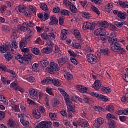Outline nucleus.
<instances>
[{
    "instance_id": "4be33fe9",
    "label": "nucleus",
    "mask_w": 128,
    "mask_h": 128,
    "mask_svg": "<svg viewBox=\"0 0 128 128\" xmlns=\"http://www.w3.org/2000/svg\"><path fill=\"white\" fill-rule=\"evenodd\" d=\"M50 20V24H58V18H56V16H51Z\"/></svg>"
},
{
    "instance_id": "39448f33",
    "label": "nucleus",
    "mask_w": 128,
    "mask_h": 128,
    "mask_svg": "<svg viewBox=\"0 0 128 128\" xmlns=\"http://www.w3.org/2000/svg\"><path fill=\"white\" fill-rule=\"evenodd\" d=\"M29 94L30 98L32 100H38V92L34 88H30V90Z\"/></svg>"
},
{
    "instance_id": "69168bd1",
    "label": "nucleus",
    "mask_w": 128,
    "mask_h": 128,
    "mask_svg": "<svg viewBox=\"0 0 128 128\" xmlns=\"http://www.w3.org/2000/svg\"><path fill=\"white\" fill-rule=\"evenodd\" d=\"M94 108L96 110V112H102V110H104V109L103 108L100 106H95Z\"/></svg>"
},
{
    "instance_id": "37998d69",
    "label": "nucleus",
    "mask_w": 128,
    "mask_h": 128,
    "mask_svg": "<svg viewBox=\"0 0 128 128\" xmlns=\"http://www.w3.org/2000/svg\"><path fill=\"white\" fill-rule=\"evenodd\" d=\"M1 80L3 84H10V80H8L4 77H2Z\"/></svg>"
},
{
    "instance_id": "4468645a",
    "label": "nucleus",
    "mask_w": 128,
    "mask_h": 128,
    "mask_svg": "<svg viewBox=\"0 0 128 128\" xmlns=\"http://www.w3.org/2000/svg\"><path fill=\"white\" fill-rule=\"evenodd\" d=\"M104 118H98L96 120H95L94 123V126L95 128H99L101 124H104Z\"/></svg>"
},
{
    "instance_id": "79ce46f5",
    "label": "nucleus",
    "mask_w": 128,
    "mask_h": 128,
    "mask_svg": "<svg viewBox=\"0 0 128 128\" xmlns=\"http://www.w3.org/2000/svg\"><path fill=\"white\" fill-rule=\"evenodd\" d=\"M40 64L42 68H46L48 64V62L47 60H43L40 62Z\"/></svg>"
},
{
    "instance_id": "0e129e2a",
    "label": "nucleus",
    "mask_w": 128,
    "mask_h": 128,
    "mask_svg": "<svg viewBox=\"0 0 128 128\" xmlns=\"http://www.w3.org/2000/svg\"><path fill=\"white\" fill-rule=\"evenodd\" d=\"M128 100V93L125 94L124 96L122 97V102H126Z\"/></svg>"
},
{
    "instance_id": "9d476101",
    "label": "nucleus",
    "mask_w": 128,
    "mask_h": 128,
    "mask_svg": "<svg viewBox=\"0 0 128 128\" xmlns=\"http://www.w3.org/2000/svg\"><path fill=\"white\" fill-rule=\"evenodd\" d=\"M83 28L84 30H94V26L90 22H85L83 24Z\"/></svg>"
},
{
    "instance_id": "09e8293b",
    "label": "nucleus",
    "mask_w": 128,
    "mask_h": 128,
    "mask_svg": "<svg viewBox=\"0 0 128 128\" xmlns=\"http://www.w3.org/2000/svg\"><path fill=\"white\" fill-rule=\"evenodd\" d=\"M2 30L6 32H10V28L6 25L2 26Z\"/></svg>"
},
{
    "instance_id": "393cba45",
    "label": "nucleus",
    "mask_w": 128,
    "mask_h": 128,
    "mask_svg": "<svg viewBox=\"0 0 128 128\" xmlns=\"http://www.w3.org/2000/svg\"><path fill=\"white\" fill-rule=\"evenodd\" d=\"M68 58H61L57 60V62L60 66H64Z\"/></svg>"
},
{
    "instance_id": "7ed1b4c3",
    "label": "nucleus",
    "mask_w": 128,
    "mask_h": 128,
    "mask_svg": "<svg viewBox=\"0 0 128 128\" xmlns=\"http://www.w3.org/2000/svg\"><path fill=\"white\" fill-rule=\"evenodd\" d=\"M52 124V122L48 121H42L40 122L38 124L36 128H48Z\"/></svg>"
},
{
    "instance_id": "13d9d810",
    "label": "nucleus",
    "mask_w": 128,
    "mask_h": 128,
    "mask_svg": "<svg viewBox=\"0 0 128 128\" xmlns=\"http://www.w3.org/2000/svg\"><path fill=\"white\" fill-rule=\"evenodd\" d=\"M46 92H48L50 96H54V93L52 92V88H50L47 87L46 88Z\"/></svg>"
},
{
    "instance_id": "bb28decb",
    "label": "nucleus",
    "mask_w": 128,
    "mask_h": 128,
    "mask_svg": "<svg viewBox=\"0 0 128 128\" xmlns=\"http://www.w3.org/2000/svg\"><path fill=\"white\" fill-rule=\"evenodd\" d=\"M61 38L62 40L66 39V35L68 34V30L66 29H63L61 31Z\"/></svg>"
},
{
    "instance_id": "412c9836",
    "label": "nucleus",
    "mask_w": 128,
    "mask_h": 128,
    "mask_svg": "<svg viewBox=\"0 0 128 128\" xmlns=\"http://www.w3.org/2000/svg\"><path fill=\"white\" fill-rule=\"evenodd\" d=\"M52 52V46H46L42 50V54H50Z\"/></svg>"
},
{
    "instance_id": "052dcab7",
    "label": "nucleus",
    "mask_w": 128,
    "mask_h": 128,
    "mask_svg": "<svg viewBox=\"0 0 128 128\" xmlns=\"http://www.w3.org/2000/svg\"><path fill=\"white\" fill-rule=\"evenodd\" d=\"M50 18V14L47 12H44L43 15V22H45Z\"/></svg>"
},
{
    "instance_id": "cd10ccee",
    "label": "nucleus",
    "mask_w": 128,
    "mask_h": 128,
    "mask_svg": "<svg viewBox=\"0 0 128 128\" xmlns=\"http://www.w3.org/2000/svg\"><path fill=\"white\" fill-rule=\"evenodd\" d=\"M22 78L24 80H28V82H36V78H34V76H30L28 77V76H24Z\"/></svg>"
},
{
    "instance_id": "5fc2aeb1",
    "label": "nucleus",
    "mask_w": 128,
    "mask_h": 128,
    "mask_svg": "<svg viewBox=\"0 0 128 128\" xmlns=\"http://www.w3.org/2000/svg\"><path fill=\"white\" fill-rule=\"evenodd\" d=\"M41 38H42L43 40H48V34H46V32H43L41 34Z\"/></svg>"
},
{
    "instance_id": "c9c22d12",
    "label": "nucleus",
    "mask_w": 128,
    "mask_h": 128,
    "mask_svg": "<svg viewBox=\"0 0 128 128\" xmlns=\"http://www.w3.org/2000/svg\"><path fill=\"white\" fill-rule=\"evenodd\" d=\"M64 78L66 80H72L73 78L72 74L68 72H64Z\"/></svg>"
},
{
    "instance_id": "1a4fd4ad",
    "label": "nucleus",
    "mask_w": 128,
    "mask_h": 128,
    "mask_svg": "<svg viewBox=\"0 0 128 128\" xmlns=\"http://www.w3.org/2000/svg\"><path fill=\"white\" fill-rule=\"evenodd\" d=\"M26 115L24 114H18V118H20V122L21 124L24 126H28L30 124V122L28 121H26L24 120V117Z\"/></svg>"
},
{
    "instance_id": "6e6d98bb",
    "label": "nucleus",
    "mask_w": 128,
    "mask_h": 128,
    "mask_svg": "<svg viewBox=\"0 0 128 128\" xmlns=\"http://www.w3.org/2000/svg\"><path fill=\"white\" fill-rule=\"evenodd\" d=\"M72 48H76L78 50L80 48V44L78 42H72Z\"/></svg>"
},
{
    "instance_id": "aec40b11",
    "label": "nucleus",
    "mask_w": 128,
    "mask_h": 128,
    "mask_svg": "<svg viewBox=\"0 0 128 128\" xmlns=\"http://www.w3.org/2000/svg\"><path fill=\"white\" fill-rule=\"evenodd\" d=\"M78 126L86 128L88 126V122L84 120H78Z\"/></svg>"
},
{
    "instance_id": "f03ea898",
    "label": "nucleus",
    "mask_w": 128,
    "mask_h": 128,
    "mask_svg": "<svg viewBox=\"0 0 128 128\" xmlns=\"http://www.w3.org/2000/svg\"><path fill=\"white\" fill-rule=\"evenodd\" d=\"M18 30L21 32H27L28 35L32 38L34 34V30L30 29L28 26H26L24 25L19 26Z\"/></svg>"
},
{
    "instance_id": "2f4dec72",
    "label": "nucleus",
    "mask_w": 128,
    "mask_h": 128,
    "mask_svg": "<svg viewBox=\"0 0 128 128\" xmlns=\"http://www.w3.org/2000/svg\"><path fill=\"white\" fill-rule=\"evenodd\" d=\"M40 8H41V10H44V12H48V5H46V4L45 3H40Z\"/></svg>"
},
{
    "instance_id": "338daca9",
    "label": "nucleus",
    "mask_w": 128,
    "mask_h": 128,
    "mask_svg": "<svg viewBox=\"0 0 128 128\" xmlns=\"http://www.w3.org/2000/svg\"><path fill=\"white\" fill-rule=\"evenodd\" d=\"M119 4H120V6H122V8H128V4H126V2L120 1V2Z\"/></svg>"
},
{
    "instance_id": "2eb2a0df",
    "label": "nucleus",
    "mask_w": 128,
    "mask_h": 128,
    "mask_svg": "<svg viewBox=\"0 0 128 128\" xmlns=\"http://www.w3.org/2000/svg\"><path fill=\"white\" fill-rule=\"evenodd\" d=\"M8 126H10V128H18V123L14 122V120L12 118L8 120Z\"/></svg>"
},
{
    "instance_id": "dca6fc26",
    "label": "nucleus",
    "mask_w": 128,
    "mask_h": 128,
    "mask_svg": "<svg viewBox=\"0 0 128 128\" xmlns=\"http://www.w3.org/2000/svg\"><path fill=\"white\" fill-rule=\"evenodd\" d=\"M50 70L52 72H58L60 70V66L58 65L54 62H52L50 63Z\"/></svg>"
},
{
    "instance_id": "a18cd8bd",
    "label": "nucleus",
    "mask_w": 128,
    "mask_h": 128,
    "mask_svg": "<svg viewBox=\"0 0 128 128\" xmlns=\"http://www.w3.org/2000/svg\"><path fill=\"white\" fill-rule=\"evenodd\" d=\"M102 91L104 92V94H110V92L111 89L108 87H102Z\"/></svg>"
},
{
    "instance_id": "4c0bfd02",
    "label": "nucleus",
    "mask_w": 128,
    "mask_h": 128,
    "mask_svg": "<svg viewBox=\"0 0 128 128\" xmlns=\"http://www.w3.org/2000/svg\"><path fill=\"white\" fill-rule=\"evenodd\" d=\"M90 8L92 10V12H96V14L98 16H100V10H98V8H96V7L94 6V5H92L90 6Z\"/></svg>"
},
{
    "instance_id": "7c9ffc66",
    "label": "nucleus",
    "mask_w": 128,
    "mask_h": 128,
    "mask_svg": "<svg viewBox=\"0 0 128 128\" xmlns=\"http://www.w3.org/2000/svg\"><path fill=\"white\" fill-rule=\"evenodd\" d=\"M16 59L20 62V64H24V58L22 54H18L16 56Z\"/></svg>"
},
{
    "instance_id": "603ef678",
    "label": "nucleus",
    "mask_w": 128,
    "mask_h": 128,
    "mask_svg": "<svg viewBox=\"0 0 128 128\" xmlns=\"http://www.w3.org/2000/svg\"><path fill=\"white\" fill-rule=\"evenodd\" d=\"M98 98H99L100 100H102V102H108V97L106 96H102V94H99Z\"/></svg>"
},
{
    "instance_id": "b1692460",
    "label": "nucleus",
    "mask_w": 128,
    "mask_h": 128,
    "mask_svg": "<svg viewBox=\"0 0 128 128\" xmlns=\"http://www.w3.org/2000/svg\"><path fill=\"white\" fill-rule=\"evenodd\" d=\"M98 24L100 28H102L103 29L108 28V24L106 21L98 22Z\"/></svg>"
},
{
    "instance_id": "72a5a7b5",
    "label": "nucleus",
    "mask_w": 128,
    "mask_h": 128,
    "mask_svg": "<svg viewBox=\"0 0 128 128\" xmlns=\"http://www.w3.org/2000/svg\"><path fill=\"white\" fill-rule=\"evenodd\" d=\"M68 112H76V106L74 105H68L67 106Z\"/></svg>"
},
{
    "instance_id": "423d86ee",
    "label": "nucleus",
    "mask_w": 128,
    "mask_h": 128,
    "mask_svg": "<svg viewBox=\"0 0 128 128\" xmlns=\"http://www.w3.org/2000/svg\"><path fill=\"white\" fill-rule=\"evenodd\" d=\"M110 48L111 50H112L115 52H120V44L118 42L114 44H111L110 46Z\"/></svg>"
},
{
    "instance_id": "ddd939ff",
    "label": "nucleus",
    "mask_w": 128,
    "mask_h": 128,
    "mask_svg": "<svg viewBox=\"0 0 128 128\" xmlns=\"http://www.w3.org/2000/svg\"><path fill=\"white\" fill-rule=\"evenodd\" d=\"M74 36H75L76 40H82V36L80 35V32L76 29L72 30Z\"/></svg>"
},
{
    "instance_id": "c85d7f7f",
    "label": "nucleus",
    "mask_w": 128,
    "mask_h": 128,
    "mask_svg": "<svg viewBox=\"0 0 128 128\" xmlns=\"http://www.w3.org/2000/svg\"><path fill=\"white\" fill-rule=\"evenodd\" d=\"M64 98L66 106H70V104H72V100H70V96H68V94L64 96Z\"/></svg>"
},
{
    "instance_id": "e2e57ef3",
    "label": "nucleus",
    "mask_w": 128,
    "mask_h": 128,
    "mask_svg": "<svg viewBox=\"0 0 128 128\" xmlns=\"http://www.w3.org/2000/svg\"><path fill=\"white\" fill-rule=\"evenodd\" d=\"M68 52L70 56H73L74 58V56H78V54H76V52H74L72 50H68Z\"/></svg>"
},
{
    "instance_id": "f257e3e1",
    "label": "nucleus",
    "mask_w": 128,
    "mask_h": 128,
    "mask_svg": "<svg viewBox=\"0 0 128 128\" xmlns=\"http://www.w3.org/2000/svg\"><path fill=\"white\" fill-rule=\"evenodd\" d=\"M88 62L91 64H95L99 60H100V54H97V56L92 54H88L86 56Z\"/></svg>"
},
{
    "instance_id": "e433bc0d",
    "label": "nucleus",
    "mask_w": 128,
    "mask_h": 128,
    "mask_svg": "<svg viewBox=\"0 0 128 128\" xmlns=\"http://www.w3.org/2000/svg\"><path fill=\"white\" fill-rule=\"evenodd\" d=\"M108 41L109 44H114L116 42H118V39L110 37H109Z\"/></svg>"
},
{
    "instance_id": "ea45409f",
    "label": "nucleus",
    "mask_w": 128,
    "mask_h": 128,
    "mask_svg": "<svg viewBox=\"0 0 128 128\" xmlns=\"http://www.w3.org/2000/svg\"><path fill=\"white\" fill-rule=\"evenodd\" d=\"M4 58L6 60H12V55L10 52L6 53L4 55Z\"/></svg>"
},
{
    "instance_id": "f3484780",
    "label": "nucleus",
    "mask_w": 128,
    "mask_h": 128,
    "mask_svg": "<svg viewBox=\"0 0 128 128\" xmlns=\"http://www.w3.org/2000/svg\"><path fill=\"white\" fill-rule=\"evenodd\" d=\"M52 82V78L50 77H46L41 81L42 84H50Z\"/></svg>"
},
{
    "instance_id": "58836bf2",
    "label": "nucleus",
    "mask_w": 128,
    "mask_h": 128,
    "mask_svg": "<svg viewBox=\"0 0 128 128\" xmlns=\"http://www.w3.org/2000/svg\"><path fill=\"white\" fill-rule=\"evenodd\" d=\"M52 83L55 86H60V82L56 78L52 80Z\"/></svg>"
},
{
    "instance_id": "c03bdc74",
    "label": "nucleus",
    "mask_w": 128,
    "mask_h": 128,
    "mask_svg": "<svg viewBox=\"0 0 128 128\" xmlns=\"http://www.w3.org/2000/svg\"><path fill=\"white\" fill-rule=\"evenodd\" d=\"M0 101L4 103V104H8V101L6 99V97L0 94Z\"/></svg>"
},
{
    "instance_id": "49530a36",
    "label": "nucleus",
    "mask_w": 128,
    "mask_h": 128,
    "mask_svg": "<svg viewBox=\"0 0 128 128\" xmlns=\"http://www.w3.org/2000/svg\"><path fill=\"white\" fill-rule=\"evenodd\" d=\"M22 26H28V28H32L33 26H34V24L28 21L24 23Z\"/></svg>"
},
{
    "instance_id": "a211bd4d",
    "label": "nucleus",
    "mask_w": 128,
    "mask_h": 128,
    "mask_svg": "<svg viewBox=\"0 0 128 128\" xmlns=\"http://www.w3.org/2000/svg\"><path fill=\"white\" fill-rule=\"evenodd\" d=\"M118 16L120 20H126L128 15L126 14V12L124 11H119L118 12Z\"/></svg>"
},
{
    "instance_id": "0eeeda50",
    "label": "nucleus",
    "mask_w": 128,
    "mask_h": 128,
    "mask_svg": "<svg viewBox=\"0 0 128 128\" xmlns=\"http://www.w3.org/2000/svg\"><path fill=\"white\" fill-rule=\"evenodd\" d=\"M94 34L98 36H106V31L104 28H100L95 30Z\"/></svg>"
},
{
    "instance_id": "680f3d73",
    "label": "nucleus",
    "mask_w": 128,
    "mask_h": 128,
    "mask_svg": "<svg viewBox=\"0 0 128 128\" xmlns=\"http://www.w3.org/2000/svg\"><path fill=\"white\" fill-rule=\"evenodd\" d=\"M32 54H40V50L38 48H35L32 50Z\"/></svg>"
},
{
    "instance_id": "4d7b16f0",
    "label": "nucleus",
    "mask_w": 128,
    "mask_h": 128,
    "mask_svg": "<svg viewBox=\"0 0 128 128\" xmlns=\"http://www.w3.org/2000/svg\"><path fill=\"white\" fill-rule=\"evenodd\" d=\"M49 116L50 118H51V120H56V115L54 113H49Z\"/></svg>"
},
{
    "instance_id": "6e6552de",
    "label": "nucleus",
    "mask_w": 128,
    "mask_h": 128,
    "mask_svg": "<svg viewBox=\"0 0 128 128\" xmlns=\"http://www.w3.org/2000/svg\"><path fill=\"white\" fill-rule=\"evenodd\" d=\"M10 88H12L14 90H18L19 92H20L22 94H24V88H22L20 86H18L16 83H14V82L10 84Z\"/></svg>"
},
{
    "instance_id": "774afa93",
    "label": "nucleus",
    "mask_w": 128,
    "mask_h": 128,
    "mask_svg": "<svg viewBox=\"0 0 128 128\" xmlns=\"http://www.w3.org/2000/svg\"><path fill=\"white\" fill-rule=\"evenodd\" d=\"M60 48L58 46H54V54H60Z\"/></svg>"
},
{
    "instance_id": "5701e85b",
    "label": "nucleus",
    "mask_w": 128,
    "mask_h": 128,
    "mask_svg": "<svg viewBox=\"0 0 128 128\" xmlns=\"http://www.w3.org/2000/svg\"><path fill=\"white\" fill-rule=\"evenodd\" d=\"M8 49H9L8 46L6 44L0 46V52H2V54H4V52H6L8 50Z\"/></svg>"
},
{
    "instance_id": "de8ad7c7",
    "label": "nucleus",
    "mask_w": 128,
    "mask_h": 128,
    "mask_svg": "<svg viewBox=\"0 0 128 128\" xmlns=\"http://www.w3.org/2000/svg\"><path fill=\"white\" fill-rule=\"evenodd\" d=\"M32 68L34 72H38V70H40V68H38V64L36 63L34 64L32 66Z\"/></svg>"
},
{
    "instance_id": "20e7f679",
    "label": "nucleus",
    "mask_w": 128,
    "mask_h": 128,
    "mask_svg": "<svg viewBox=\"0 0 128 128\" xmlns=\"http://www.w3.org/2000/svg\"><path fill=\"white\" fill-rule=\"evenodd\" d=\"M32 56H34V54H24V64H28L30 62V60H32Z\"/></svg>"
},
{
    "instance_id": "473e14b6",
    "label": "nucleus",
    "mask_w": 128,
    "mask_h": 128,
    "mask_svg": "<svg viewBox=\"0 0 128 128\" xmlns=\"http://www.w3.org/2000/svg\"><path fill=\"white\" fill-rule=\"evenodd\" d=\"M113 8L114 7L112 6V2L108 3L106 6L105 10L108 12H110L112 10Z\"/></svg>"
},
{
    "instance_id": "a19ab883",
    "label": "nucleus",
    "mask_w": 128,
    "mask_h": 128,
    "mask_svg": "<svg viewBox=\"0 0 128 128\" xmlns=\"http://www.w3.org/2000/svg\"><path fill=\"white\" fill-rule=\"evenodd\" d=\"M20 49L22 50V48H24L26 46V44H28V42L26 41V40H24V39H22L20 42Z\"/></svg>"
},
{
    "instance_id": "9b49d317",
    "label": "nucleus",
    "mask_w": 128,
    "mask_h": 128,
    "mask_svg": "<svg viewBox=\"0 0 128 128\" xmlns=\"http://www.w3.org/2000/svg\"><path fill=\"white\" fill-rule=\"evenodd\" d=\"M32 114L33 118H36V120H38V118H40L41 116L40 112L36 108H34L32 110Z\"/></svg>"
},
{
    "instance_id": "f8f14e48",
    "label": "nucleus",
    "mask_w": 128,
    "mask_h": 128,
    "mask_svg": "<svg viewBox=\"0 0 128 128\" xmlns=\"http://www.w3.org/2000/svg\"><path fill=\"white\" fill-rule=\"evenodd\" d=\"M100 86H102V82L98 80H96L94 84H92V88L96 90H98L100 88Z\"/></svg>"
},
{
    "instance_id": "3c124183",
    "label": "nucleus",
    "mask_w": 128,
    "mask_h": 128,
    "mask_svg": "<svg viewBox=\"0 0 128 128\" xmlns=\"http://www.w3.org/2000/svg\"><path fill=\"white\" fill-rule=\"evenodd\" d=\"M106 118L108 120H110V118H112V120H118V118H116L114 115L110 113H108L106 114Z\"/></svg>"
},
{
    "instance_id": "a878e982",
    "label": "nucleus",
    "mask_w": 128,
    "mask_h": 128,
    "mask_svg": "<svg viewBox=\"0 0 128 128\" xmlns=\"http://www.w3.org/2000/svg\"><path fill=\"white\" fill-rule=\"evenodd\" d=\"M54 29H52L51 32H50V33L48 34V40H54L56 38V32L55 34L54 33Z\"/></svg>"
},
{
    "instance_id": "c756f323",
    "label": "nucleus",
    "mask_w": 128,
    "mask_h": 128,
    "mask_svg": "<svg viewBox=\"0 0 128 128\" xmlns=\"http://www.w3.org/2000/svg\"><path fill=\"white\" fill-rule=\"evenodd\" d=\"M70 10L72 12L73 14H76L78 12V9L74 4H72L69 6Z\"/></svg>"
},
{
    "instance_id": "6ab92c4d",
    "label": "nucleus",
    "mask_w": 128,
    "mask_h": 128,
    "mask_svg": "<svg viewBox=\"0 0 128 128\" xmlns=\"http://www.w3.org/2000/svg\"><path fill=\"white\" fill-rule=\"evenodd\" d=\"M76 88L79 92H81L84 94V92H86L88 90V88L86 87H84V86H82V85H76Z\"/></svg>"
},
{
    "instance_id": "f704fd0d",
    "label": "nucleus",
    "mask_w": 128,
    "mask_h": 128,
    "mask_svg": "<svg viewBox=\"0 0 128 128\" xmlns=\"http://www.w3.org/2000/svg\"><path fill=\"white\" fill-rule=\"evenodd\" d=\"M18 10L19 12H21L22 14H24L26 10V8L24 5H20L18 7Z\"/></svg>"
},
{
    "instance_id": "8fccbe9b",
    "label": "nucleus",
    "mask_w": 128,
    "mask_h": 128,
    "mask_svg": "<svg viewBox=\"0 0 128 128\" xmlns=\"http://www.w3.org/2000/svg\"><path fill=\"white\" fill-rule=\"evenodd\" d=\"M108 128H116V123L114 122L109 121L108 122Z\"/></svg>"
},
{
    "instance_id": "864d4df0",
    "label": "nucleus",
    "mask_w": 128,
    "mask_h": 128,
    "mask_svg": "<svg viewBox=\"0 0 128 128\" xmlns=\"http://www.w3.org/2000/svg\"><path fill=\"white\" fill-rule=\"evenodd\" d=\"M106 110L108 112H114V106L112 105H108L106 108Z\"/></svg>"
},
{
    "instance_id": "bf43d9fd",
    "label": "nucleus",
    "mask_w": 128,
    "mask_h": 128,
    "mask_svg": "<svg viewBox=\"0 0 128 128\" xmlns=\"http://www.w3.org/2000/svg\"><path fill=\"white\" fill-rule=\"evenodd\" d=\"M60 13L62 16H69L70 11L66 10H61Z\"/></svg>"
}]
</instances>
